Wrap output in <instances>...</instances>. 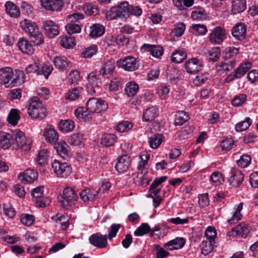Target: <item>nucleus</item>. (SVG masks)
<instances>
[{
	"mask_svg": "<svg viewBox=\"0 0 258 258\" xmlns=\"http://www.w3.org/2000/svg\"><path fill=\"white\" fill-rule=\"evenodd\" d=\"M12 147L15 150L20 149L27 152L31 149V141L26 139L24 133L19 130L14 131L12 134Z\"/></svg>",
	"mask_w": 258,
	"mask_h": 258,
	"instance_id": "1",
	"label": "nucleus"
},
{
	"mask_svg": "<svg viewBox=\"0 0 258 258\" xmlns=\"http://www.w3.org/2000/svg\"><path fill=\"white\" fill-rule=\"evenodd\" d=\"M27 112L34 118L43 119L46 115V108L42 106V102L37 97H33L28 100Z\"/></svg>",
	"mask_w": 258,
	"mask_h": 258,
	"instance_id": "2",
	"label": "nucleus"
},
{
	"mask_svg": "<svg viewBox=\"0 0 258 258\" xmlns=\"http://www.w3.org/2000/svg\"><path fill=\"white\" fill-rule=\"evenodd\" d=\"M18 77L14 78L13 70L10 67L0 69V83L6 88H12L16 85Z\"/></svg>",
	"mask_w": 258,
	"mask_h": 258,
	"instance_id": "3",
	"label": "nucleus"
},
{
	"mask_svg": "<svg viewBox=\"0 0 258 258\" xmlns=\"http://www.w3.org/2000/svg\"><path fill=\"white\" fill-rule=\"evenodd\" d=\"M78 199V195L72 187H66L63 191V195L58 197L59 202L63 208L68 209L71 204Z\"/></svg>",
	"mask_w": 258,
	"mask_h": 258,
	"instance_id": "4",
	"label": "nucleus"
},
{
	"mask_svg": "<svg viewBox=\"0 0 258 258\" xmlns=\"http://www.w3.org/2000/svg\"><path fill=\"white\" fill-rule=\"evenodd\" d=\"M86 108L91 113H99L107 109L108 104L102 99L90 98L86 103Z\"/></svg>",
	"mask_w": 258,
	"mask_h": 258,
	"instance_id": "5",
	"label": "nucleus"
},
{
	"mask_svg": "<svg viewBox=\"0 0 258 258\" xmlns=\"http://www.w3.org/2000/svg\"><path fill=\"white\" fill-rule=\"evenodd\" d=\"M54 172L58 177H67L72 172L70 165L67 162L62 163L58 160H54L52 164Z\"/></svg>",
	"mask_w": 258,
	"mask_h": 258,
	"instance_id": "6",
	"label": "nucleus"
},
{
	"mask_svg": "<svg viewBox=\"0 0 258 258\" xmlns=\"http://www.w3.org/2000/svg\"><path fill=\"white\" fill-rule=\"evenodd\" d=\"M116 64L126 71L133 72L138 68L136 59L132 56H127L116 61Z\"/></svg>",
	"mask_w": 258,
	"mask_h": 258,
	"instance_id": "7",
	"label": "nucleus"
},
{
	"mask_svg": "<svg viewBox=\"0 0 258 258\" xmlns=\"http://www.w3.org/2000/svg\"><path fill=\"white\" fill-rule=\"evenodd\" d=\"M210 41L214 44H220L226 38V31L220 27H216L209 34Z\"/></svg>",
	"mask_w": 258,
	"mask_h": 258,
	"instance_id": "8",
	"label": "nucleus"
},
{
	"mask_svg": "<svg viewBox=\"0 0 258 258\" xmlns=\"http://www.w3.org/2000/svg\"><path fill=\"white\" fill-rule=\"evenodd\" d=\"M89 84L87 85V91L90 95H94L99 93L102 82L97 76L93 74L88 75Z\"/></svg>",
	"mask_w": 258,
	"mask_h": 258,
	"instance_id": "9",
	"label": "nucleus"
},
{
	"mask_svg": "<svg viewBox=\"0 0 258 258\" xmlns=\"http://www.w3.org/2000/svg\"><path fill=\"white\" fill-rule=\"evenodd\" d=\"M251 66V64L250 62H246L242 63L240 66L235 70L234 75L230 74L226 78V82H230L234 80L235 78H240L249 70Z\"/></svg>",
	"mask_w": 258,
	"mask_h": 258,
	"instance_id": "10",
	"label": "nucleus"
},
{
	"mask_svg": "<svg viewBox=\"0 0 258 258\" xmlns=\"http://www.w3.org/2000/svg\"><path fill=\"white\" fill-rule=\"evenodd\" d=\"M42 27L45 31V34L50 38H54L59 34L58 26L52 21L47 20L43 21L42 22Z\"/></svg>",
	"mask_w": 258,
	"mask_h": 258,
	"instance_id": "11",
	"label": "nucleus"
},
{
	"mask_svg": "<svg viewBox=\"0 0 258 258\" xmlns=\"http://www.w3.org/2000/svg\"><path fill=\"white\" fill-rule=\"evenodd\" d=\"M250 228L245 223H241L227 232L229 236H240L246 238L250 232Z\"/></svg>",
	"mask_w": 258,
	"mask_h": 258,
	"instance_id": "12",
	"label": "nucleus"
},
{
	"mask_svg": "<svg viewBox=\"0 0 258 258\" xmlns=\"http://www.w3.org/2000/svg\"><path fill=\"white\" fill-rule=\"evenodd\" d=\"M89 241L91 244L98 248H104L108 244L107 236L103 235L100 233H96L90 236Z\"/></svg>",
	"mask_w": 258,
	"mask_h": 258,
	"instance_id": "13",
	"label": "nucleus"
},
{
	"mask_svg": "<svg viewBox=\"0 0 258 258\" xmlns=\"http://www.w3.org/2000/svg\"><path fill=\"white\" fill-rule=\"evenodd\" d=\"M184 68L187 73L193 74L202 70L203 64L196 58H192L185 62Z\"/></svg>",
	"mask_w": 258,
	"mask_h": 258,
	"instance_id": "14",
	"label": "nucleus"
},
{
	"mask_svg": "<svg viewBox=\"0 0 258 258\" xmlns=\"http://www.w3.org/2000/svg\"><path fill=\"white\" fill-rule=\"evenodd\" d=\"M230 174L229 178L230 184L236 187L239 186L244 178L242 172L238 169H232Z\"/></svg>",
	"mask_w": 258,
	"mask_h": 258,
	"instance_id": "15",
	"label": "nucleus"
},
{
	"mask_svg": "<svg viewBox=\"0 0 258 258\" xmlns=\"http://www.w3.org/2000/svg\"><path fill=\"white\" fill-rule=\"evenodd\" d=\"M231 31L234 37L238 40H242L246 37V26L242 23H238L232 29Z\"/></svg>",
	"mask_w": 258,
	"mask_h": 258,
	"instance_id": "16",
	"label": "nucleus"
},
{
	"mask_svg": "<svg viewBox=\"0 0 258 258\" xmlns=\"http://www.w3.org/2000/svg\"><path fill=\"white\" fill-rule=\"evenodd\" d=\"M37 172L33 169H27L19 174L18 178L23 183H32L37 178Z\"/></svg>",
	"mask_w": 258,
	"mask_h": 258,
	"instance_id": "17",
	"label": "nucleus"
},
{
	"mask_svg": "<svg viewBox=\"0 0 258 258\" xmlns=\"http://www.w3.org/2000/svg\"><path fill=\"white\" fill-rule=\"evenodd\" d=\"M114 70L115 61L113 59H109L103 64L100 71V74L104 78H108L112 75Z\"/></svg>",
	"mask_w": 258,
	"mask_h": 258,
	"instance_id": "18",
	"label": "nucleus"
},
{
	"mask_svg": "<svg viewBox=\"0 0 258 258\" xmlns=\"http://www.w3.org/2000/svg\"><path fill=\"white\" fill-rule=\"evenodd\" d=\"M131 163L130 157L124 155L119 158L115 164V168L119 173L126 171Z\"/></svg>",
	"mask_w": 258,
	"mask_h": 258,
	"instance_id": "19",
	"label": "nucleus"
},
{
	"mask_svg": "<svg viewBox=\"0 0 258 258\" xmlns=\"http://www.w3.org/2000/svg\"><path fill=\"white\" fill-rule=\"evenodd\" d=\"M185 243V240L184 238L176 237L167 242L164 246L169 250L178 249L183 247Z\"/></svg>",
	"mask_w": 258,
	"mask_h": 258,
	"instance_id": "20",
	"label": "nucleus"
},
{
	"mask_svg": "<svg viewBox=\"0 0 258 258\" xmlns=\"http://www.w3.org/2000/svg\"><path fill=\"white\" fill-rule=\"evenodd\" d=\"M38 71L37 75H43L47 79L53 70L52 66L45 64L44 62L37 61Z\"/></svg>",
	"mask_w": 258,
	"mask_h": 258,
	"instance_id": "21",
	"label": "nucleus"
},
{
	"mask_svg": "<svg viewBox=\"0 0 258 258\" xmlns=\"http://www.w3.org/2000/svg\"><path fill=\"white\" fill-rule=\"evenodd\" d=\"M17 46L24 53L31 54L33 52V48L31 43L28 40L23 38H21L19 40Z\"/></svg>",
	"mask_w": 258,
	"mask_h": 258,
	"instance_id": "22",
	"label": "nucleus"
},
{
	"mask_svg": "<svg viewBox=\"0 0 258 258\" xmlns=\"http://www.w3.org/2000/svg\"><path fill=\"white\" fill-rule=\"evenodd\" d=\"M43 135L46 141L50 143H53L54 145L55 143H56L58 139L57 133L53 128L51 127V126L46 127L44 130Z\"/></svg>",
	"mask_w": 258,
	"mask_h": 258,
	"instance_id": "23",
	"label": "nucleus"
},
{
	"mask_svg": "<svg viewBox=\"0 0 258 258\" xmlns=\"http://www.w3.org/2000/svg\"><path fill=\"white\" fill-rule=\"evenodd\" d=\"M54 148L56 152L63 159H68L70 158V154L68 148L69 146L66 142L55 143Z\"/></svg>",
	"mask_w": 258,
	"mask_h": 258,
	"instance_id": "24",
	"label": "nucleus"
},
{
	"mask_svg": "<svg viewBox=\"0 0 258 258\" xmlns=\"http://www.w3.org/2000/svg\"><path fill=\"white\" fill-rule=\"evenodd\" d=\"M142 49L150 52V54L155 57H159L163 54V49L160 46L144 44L142 47Z\"/></svg>",
	"mask_w": 258,
	"mask_h": 258,
	"instance_id": "25",
	"label": "nucleus"
},
{
	"mask_svg": "<svg viewBox=\"0 0 258 258\" xmlns=\"http://www.w3.org/2000/svg\"><path fill=\"white\" fill-rule=\"evenodd\" d=\"M20 25L23 30L26 33H28L29 36L35 32L36 30L39 29L35 23L27 19H25L22 21L20 23Z\"/></svg>",
	"mask_w": 258,
	"mask_h": 258,
	"instance_id": "26",
	"label": "nucleus"
},
{
	"mask_svg": "<svg viewBox=\"0 0 258 258\" xmlns=\"http://www.w3.org/2000/svg\"><path fill=\"white\" fill-rule=\"evenodd\" d=\"M158 115V109L156 106L148 108L143 113V119L146 122L153 121Z\"/></svg>",
	"mask_w": 258,
	"mask_h": 258,
	"instance_id": "27",
	"label": "nucleus"
},
{
	"mask_svg": "<svg viewBox=\"0 0 258 258\" xmlns=\"http://www.w3.org/2000/svg\"><path fill=\"white\" fill-rule=\"evenodd\" d=\"M84 89L82 87H76L70 90L65 95V99L69 101H74L82 96Z\"/></svg>",
	"mask_w": 258,
	"mask_h": 258,
	"instance_id": "28",
	"label": "nucleus"
},
{
	"mask_svg": "<svg viewBox=\"0 0 258 258\" xmlns=\"http://www.w3.org/2000/svg\"><path fill=\"white\" fill-rule=\"evenodd\" d=\"M246 8L245 0H233L232 3V12L237 14L243 12Z\"/></svg>",
	"mask_w": 258,
	"mask_h": 258,
	"instance_id": "29",
	"label": "nucleus"
},
{
	"mask_svg": "<svg viewBox=\"0 0 258 258\" xmlns=\"http://www.w3.org/2000/svg\"><path fill=\"white\" fill-rule=\"evenodd\" d=\"M116 136L112 134H103L101 139V143L106 147H109L114 145L117 142Z\"/></svg>",
	"mask_w": 258,
	"mask_h": 258,
	"instance_id": "30",
	"label": "nucleus"
},
{
	"mask_svg": "<svg viewBox=\"0 0 258 258\" xmlns=\"http://www.w3.org/2000/svg\"><path fill=\"white\" fill-rule=\"evenodd\" d=\"M6 12L11 17L17 18L20 15L19 7L11 2H7L5 4Z\"/></svg>",
	"mask_w": 258,
	"mask_h": 258,
	"instance_id": "31",
	"label": "nucleus"
},
{
	"mask_svg": "<svg viewBox=\"0 0 258 258\" xmlns=\"http://www.w3.org/2000/svg\"><path fill=\"white\" fill-rule=\"evenodd\" d=\"M20 110L17 109H11L8 115V122L12 125H16L18 121L20 119Z\"/></svg>",
	"mask_w": 258,
	"mask_h": 258,
	"instance_id": "32",
	"label": "nucleus"
},
{
	"mask_svg": "<svg viewBox=\"0 0 258 258\" xmlns=\"http://www.w3.org/2000/svg\"><path fill=\"white\" fill-rule=\"evenodd\" d=\"M117 7L118 11L119 18H126L129 17L130 5L128 2H122Z\"/></svg>",
	"mask_w": 258,
	"mask_h": 258,
	"instance_id": "33",
	"label": "nucleus"
},
{
	"mask_svg": "<svg viewBox=\"0 0 258 258\" xmlns=\"http://www.w3.org/2000/svg\"><path fill=\"white\" fill-rule=\"evenodd\" d=\"M98 194V191L94 189H86L80 193L81 199L84 202H87L89 200H94Z\"/></svg>",
	"mask_w": 258,
	"mask_h": 258,
	"instance_id": "34",
	"label": "nucleus"
},
{
	"mask_svg": "<svg viewBox=\"0 0 258 258\" xmlns=\"http://www.w3.org/2000/svg\"><path fill=\"white\" fill-rule=\"evenodd\" d=\"M55 66L58 69H67L70 65V61L65 56H56L53 60Z\"/></svg>",
	"mask_w": 258,
	"mask_h": 258,
	"instance_id": "35",
	"label": "nucleus"
},
{
	"mask_svg": "<svg viewBox=\"0 0 258 258\" xmlns=\"http://www.w3.org/2000/svg\"><path fill=\"white\" fill-rule=\"evenodd\" d=\"M41 6L47 10L58 11L61 8L59 3H56L53 0H41Z\"/></svg>",
	"mask_w": 258,
	"mask_h": 258,
	"instance_id": "36",
	"label": "nucleus"
},
{
	"mask_svg": "<svg viewBox=\"0 0 258 258\" xmlns=\"http://www.w3.org/2000/svg\"><path fill=\"white\" fill-rule=\"evenodd\" d=\"M74 127V122L71 119L61 120L59 123V128L64 133L71 132Z\"/></svg>",
	"mask_w": 258,
	"mask_h": 258,
	"instance_id": "37",
	"label": "nucleus"
},
{
	"mask_svg": "<svg viewBox=\"0 0 258 258\" xmlns=\"http://www.w3.org/2000/svg\"><path fill=\"white\" fill-rule=\"evenodd\" d=\"M75 116L80 120L84 121L89 120L91 118V113L86 109L84 110V107H79L74 112Z\"/></svg>",
	"mask_w": 258,
	"mask_h": 258,
	"instance_id": "38",
	"label": "nucleus"
},
{
	"mask_svg": "<svg viewBox=\"0 0 258 258\" xmlns=\"http://www.w3.org/2000/svg\"><path fill=\"white\" fill-rule=\"evenodd\" d=\"M89 36L92 38H97L102 36L105 31L104 27L100 24H94L90 28Z\"/></svg>",
	"mask_w": 258,
	"mask_h": 258,
	"instance_id": "39",
	"label": "nucleus"
},
{
	"mask_svg": "<svg viewBox=\"0 0 258 258\" xmlns=\"http://www.w3.org/2000/svg\"><path fill=\"white\" fill-rule=\"evenodd\" d=\"M164 139L162 134H156L149 139V145L152 149H156L159 147Z\"/></svg>",
	"mask_w": 258,
	"mask_h": 258,
	"instance_id": "40",
	"label": "nucleus"
},
{
	"mask_svg": "<svg viewBox=\"0 0 258 258\" xmlns=\"http://www.w3.org/2000/svg\"><path fill=\"white\" fill-rule=\"evenodd\" d=\"M174 123L175 125H181L188 119V114L184 111H179L176 114Z\"/></svg>",
	"mask_w": 258,
	"mask_h": 258,
	"instance_id": "41",
	"label": "nucleus"
},
{
	"mask_svg": "<svg viewBox=\"0 0 258 258\" xmlns=\"http://www.w3.org/2000/svg\"><path fill=\"white\" fill-rule=\"evenodd\" d=\"M84 140L83 134L81 133H75L68 139V143L72 146H78Z\"/></svg>",
	"mask_w": 258,
	"mask_h": 258,
	"instance_id": "42",
	"label": "nucleus"
},
{
	"mask_svg": "<svg viewBox=\"0 0 258 258\" xmlns=\"http://www.w3.org/2000/svg\"><path fill=\"white\" fill-rule=\"evenodd\" d=\"M139 90V86L138 84L134 82H129L126 84L125 91L126 94L128 97L135 96Z\"/></svg>",
	"mask_w": 258,
	"mask_h": 258,
	"instance_id": "43",
	"label": "nucleus"
},
{
	"mask_svg": "<svg viewBox=\"0 0 258 258\" xmlns=\"http://www.w3.org/2000/svg\"><path fill=\"white\" fill-rule=\"evenodd\" d=\"M186 58V53L185 51L176 50L173 53L171 59L172 61L177 63L182 62Z\"/></svg>",
	"mask_w": 258,
	"mask_h": 258,
	"instance_id": "44",
	"label": "nucleus"
},
{
	"mask_svg": "<svg viewBox=\"0 0 258 258\" xmlns=\"http://www.w3.org/2000/svg\"><path fill=\"white\" fill-rule=\"evenodd\" d=\"M12 138L11 134H8L6 135L2 136L0 138V147L3 149H7L12 144Z\"/></svg>",
	"mask_w": 258,
	"mask_h": 258,
	"instance_id": "45",
	"label": "nucleus"
},
{
	"mask_svg": "<svg viewBox=\"0 0 258 258\" xmlns=\"http://www.w3.org/2000/svg\"><path fill=\"white\" fill-rule=\"evenodd\" d=\"M30 39L33 43L37 45H39L44 43V37L42 34L38 30L29 36Z\"/></svg>",
	"mask_w": 258,
	"mask_h": 258,
	"instance_id": "46",
	"label": "nucleus"
},
{
	"mask_svg": "<svg viewBox=\"0 0 258 258\" xmlns=\"http://www.w3.org/2000/svg\"><path fill=\"white\" fill-rule=\"evenodd\" d=\"M252 121L251 119L247 117L245 120L237 123L235 126V130L237 132H240L247 129L251 124Z\"/></svg>",
	"mask_w": 258,
	"mask_h": 258,
	"instance_id": "47",
	"label": "nucleus"
},
{
	"mask_svg": "<svg viewBox=\"0 0 258 258\" xmlns=\"http://www.w3.org/2000/svg\"><path fill=\"white\" fill-rule=\"evenodd\" d=\"M206 11L202 8H199L192 11L191 17L194 20H201L205 19L207 17Z\"/></svg>",
	"mask_w": 258,
	"mask_h": 258,
	"instance_id": "48",
	"label": "nucleus"
},
{
	"mask_svg": "<svg viewBox=\"0 0 258 258\" xmlns=\"http://www.w3.org/2000/svg\"><path fill=\"white\" fill-rule=\"evenodd\" d=\"M151 230L149 224L147 223H142L134 232V234L137 236H142L148 233Z\"/></svg>",
	"mask_w": 258,
	"mask_h": 258,
	"instance_id": "49",
	"label": "nucleus"
},
{
	"mask_svg": "<svg viewBox=\"0 0 258 258\" xmlns=\"http://www.w3.org/2000/svg\"><path fill=\"white\" fill-rule=\"evenodd\" d=\"M242 206L243 204L242 203L239 204L236 211L233 213L232 218L228 220V223L230 224H233L237 222L241 219V215L240 214V211L242 209Z\"/></svg>",
	"mask_w": 258,
	"mask_h": 258,
	"instance_id": "50",
	"label": "nucleus"
},
{
	"mask_svg": "<svg viewBox=\"0 0 258 258\" xmlns=\"http://www.w3.org/2000/svg\"><path fill=\"white\" fill-rule=\"evenodd\" d=\"M207 31V29L204 25L194 24L191 27V32L197 36L204 35Z\"/></svg>",
	"mask_w": 258,
	"mask_h": 258,
	"instance_id": "51",
	"label": "nucleus"
},
{
	"mask_svg": "<svg viewBox=\"0 0 258 258\" xmlns=\"http://www.w3.org/2000/svg\"><path fill=\"white\" fill-rule=\"evenodd\" d=\"M52 219L56 223H59L61 228L63 230L67 229L69 225L68 220H66V217L63 216L56 214L55 216L52 217Z\"/></svg>",
	"mask_w": 258,
	"mask_h": 258,
	"instance_id": "52",
	"label": "nucleus"
},
{
	"mask_svg": "<svg viewBox=\"0 0 258 258\" xmlns=\"http://www.w3.org/2000/svg\"><path fill=\"white\" fill-rule=\"evenodd\" d=\"M235 66V60L234 59H228L224 58V61L220 66L222 69L226 72H229Z\"/></svg>",
	"mask_w": 258,
	"mask_h": 258,
	"instance_id": "53",
	"label": "nucleus"
},
{
	"mask_svg": "<svg viewBox=\"0 0 258 258\" xmlns=\"http://www.w3.org/2000/svg\"><path fill=\"white\" fill-rule=\"evenodd\" d=\"M60 44L61 46L66 48H72L75 45L74 38L67 36L62 37L60 40Z\"/></svg>",
	"mask_w": 258,
	"mask_h": 258,
	"instance_id": "54",
	"label": "nucleus"
},
{
	"mask_svg": "<svg viewBox=\"0 0 258 258\" xmlns=\"http://www.w3.org/2000/svg\"><path fill=\"white\" fill-rule=\"evenodd\" d=\"M251 157L247 154H244L237 161V165L241 168L247 167L251 163Z\"/></svg>",
	"mask_w": 258,
	"mask_h": 258,
	"instance_id": "55",
	"label": "nucleus"
},
{
	"mask_svg": "<svg viewBox=\"0 0 258 258\" xmlns=\"http://www.w3.org/2000/svg\"><path fill=\"white\" fill-rule=\"evenodd\" d=\"M208 78L209 74L208 73L200 74L194 79L193 83L196 86H199L205 83Z\"/></svg>",
	"mask_w": 258,
	"mask_h": 258,
	"instance_id": "56",
	"label": "nucleus"
},
{
	"mask_svg": "<svg viewBox=\"0 0 258 258\" xmlns=\"http://www.w3.org/2000/svg\"><path fill=\"white\" fill-rule=\"evenodd\" d=\"M214 242L207 240H203L201 244L202 253L204 255H207L210 253L213 249V244Z\"/></svg>",
	"mask_w": 258,
	"mask_h": 258,
	"instance_id": "57",
	"label": "nucleus"
},
{
	"mask_svg": "<svg viewBox=\"0 0 258 258\" xmlns=\"http://www.w3.org/2000/svg\"><path fill=\"white\" fill-rule=\"evenodd\" d=\"M48 156L47 150L45 149L40 150L37 157V161L38 164L40 166L45 165L47 163Z\"/></svg>",
	"mask_w": 258,
	"mask_h": 258,
	"instance_id": "58",
	"label": "nucleus"
},
{
	"mask_svg": "<svg viewBox=\"0 0 258 258\" xmlns=\"http://www.w3.org/2000/svg\"><path fill=\"white\" fill-rule=\"evenodd\" d=\"M209 59L212 61H216L221 56V51L219 47L212 48L209 51Z\"/></svg>",
	"mask_w": 258,
	"mask_h": 258,
	"instance_id": "59",
	"label": "nucleus"
},
{
	"mask_svg": "<svg viewBox=\"0 0 258 258\" xmlns=\"http://www.w3.org/2000/svg\"><path fill=\"white\" fill-rule=\"evenodd\" d=\"M117 7H113L106 12L105 16L107 20H111L119 18Z\"/></svg>",
	"mask_w": 258,
	"mask_h": 258,
	"instance_id": "60",
	"label": "nucleus"
},
{
	"mask_svg": "<svg viewBox=\"0 0 258 258\" xmlns=\"http://www.w3.org/2000/svg\"><path fill=\"white\" fill-rule=\"evenodd\" d=\"M66 29L68 34L71 35L75 33H79L81 32V28L79 25L69 23L66 26Z\"/></svg>",
	"mask_w": 258,
	"mask_h": 258,
	"instance_id": "61",
	"label": "nucleus"
},
{
	"mask_svg": "<svg viewBox=\"0 0 258 258\" xmlns=\"http://www.w3.org/2000/svg\"><path fill=\"white\" fill-rule=\"evenodd\" d=\"M97 51V47L96 45H93L82 52V55L85 58H90L95 54Z\"/></svg>",
	"mask_w": 258,
	"mask_h": 258,
	"instance_id": "62",
	"label": "nucleus"
},
{
	"mask_svg": "<svg viewBox=\"0 0 258 258\" xmlns=\"http://www.w3.org/2000/svg\"><path fill=\"white\" fill-rule=\"evenodd\" d=\"M35 220L34 217L32 215H29L28 214H23L21 216V222L26 225V226H30L31 225Z\"/></svg>",
	"mask_w": 258,
	"mask_h": 258,
	"instance_id": "63",
	"label": "nucleus"
},
{
	"mask_svg": "<svg viewBox=\"0 0 258 258\" xmlns=\"http://www.w3.org/2000/svg\"><path fill=\"white\" fill-rule=\"evenodd\" d=\"M210 180L216 185L221 184L224 182V178L219 172H213L210 176Z\"/></svg>",
	"mask_w": 258,
	"mask_h": 258,
	"instance_id": "64",
	"label": "nucleus"
}]
</instances>
